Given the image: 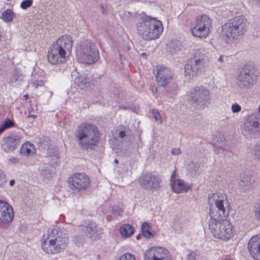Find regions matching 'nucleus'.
<instances>
[{"label": "nucleus", "mask_w": 260, "mask_h": 260, "mask_svg": "<svg viewBox=\"0 0 260 260\" xmlns=\"http://www.w3.org/2000/svg\"><path fill=\"white\" fill-rule=\"evenodd\" d=\"M69 243L67 231L54 226L45 232L41 240L43 251L48 254H58L63 251Z\"/></svg>", "instance_id": "obj_1"}, {"label": "nucleus", "mask_w": 260, "mask_h": 260, "mask_svg": "<svg viewBox=\"0 0 260 260\" xmlns=\"http://www.w3.org/2000/svg\"><path fill=\"white\" fill-rule=\"evenodd\" d=\"M137 18L136 30L140 37L146 41L155 40L159 37L163 31L160 21L143 13L138 14Z\"/></svg>", "instance_id": "obj_2"}, {"label": "nucleus", "mask_w": 260, "mask_h": 260, "mask_svg": "<svg viewBox=\"0 0 260 260\" xmlns=\"http://www.w3.org/2000/svg\"><path fill=\"white\" fill-rule=\"evenodd\" d=\"M99 135L95 125L89 123H83L77 127L75 136L80 147L83 149H88L97 144Z\"/></svg>", "instance_id": "obj_3"}, {"label": "nucleus", "mask_w": 260, "mask_h": 260, "mask_svg": "<svg viewBox=\"0 0 260 260\" xmlns=\"http://www.w3.org/2000/svg\"><path fill=\"white\" fill-rule=\"evenodd\" d=\"M246 28V24L244 19L241 17H236L222 26L220 37L225 43L233 44L244 34Z\"/></svg>", "instance_id": "obj_4"}, {"label": "nucleus", "mask_w": 260, "mask_h": 260, "mask_svg": "<svg viewBox=\"0 0 260 260\" xmlns=\"http://www.w3.org/2000/svg\"><path fill=\"white\" fill-rule=\"evenodd\" d=\"M215 214L211 213V218L208 222L209 231L215 238L226 241L234 236L233 226L223 217L215 218Z\"/></svg>", "instance_id": "obj_5"}, {"label": "nucleus", "mask_w": 260, "mask_h": 260, "mask_svg": "<svg viewBox=\"0 0 260 260\" xmlns=\"http://www.w3.org/2000/svg\"><path fill=\"white\" fill-rule=\"evenodd\" d=\"M208 203L210 206L209 216L214 212L215 218L228 217L230 213V205L225 194L216 192L209 196Z\"/></svg>", "instance_id": "obj_6"}, {"label": "nucleus", "mask_w": 260, "mask_h": 260, "mask_svg": "<svg viewBox=\"0 0 260 260\" xmlns=\"http://www.w3.org/2000/svg\"><path fill=\"white\" fill-rule=\"evenodd\" d=\"M206 54L205 50L200 49L194 51L193 57L184 66V75L188 79H193L204 71Z\"/></svg>", "instance_id": "obj_7"}, {"label": "nucleus", "mask_w": 260, "mask_h": 260, "mask_svg": "<svg viewBox=\"0 0 260 260\" xmlns=\"http://www.w3.org/2000/svg\"><path fill=\"white\" fill-rule=\"evenodd\" d=\"M212 19L207 15L203 14L196 17L191 28L193 36L201 39L206 38L212 28Z\"/></svg>", "instance_id": "obj_8"}, {"label": "nucleus", "mask_w": 260, "mask_h": 260, "mask_svg": "<svg viewBox=\"0 0 260 260\" xmlns=\"http://www.w3.org/2000/svg\"><path fill=\"white\" fill-rule=\"evenodd\" d=\"M190 99L197 106L204 108L211 103L210 91L203 85L195 86L190 91Z\"/></svg>", "instance_id": "obj_9"}, {"label": "nucleus", "mask_w": 260, "mask_h": 260, "mask_svg": "<svg viewBox=\"0 0 260 260\" xmlns=\"http://www.w3.org/2000/svg\"><path fill=\"white\" fill-rule=\"evenodd\" d=\"M257 80V75L252 68L244 67L236 77V84L242 89H248L255 85Z\"/></svg>", "instance_id": "obj_10"}, {"label": "nucleus", "mask_w": 260, "mask_h": 260, "mask_svg": "<svg viewBox=\"0 0 260 260\" xmlns=\"http://www.w3.org/2000/svg\"><path fill=\"white\" fill-rule=\"evenodd\" d=\"M80 56L82 62L86 64H93L99 58V51L91 42L84 41L81 43Z\"/></svg>", "instance_id": "obj_11"}, {"label": "nucleus", "mask_w": 260, "mask_h": 260, "mask_svg": "<svg viewBox=\"0 0 260 260\" xmlns=\"http://www.w3.org/2000/svg\"><path fill=\"white\" fill-rule=\"evenodd\" d=\"M169 250L162 246H152L146 249L144 254V260H171Z\"/></svg>", "instance_id": "obj_12"}, {"label": "nucleus", "mask_w": 260, "mask_h": 260, "mask_svg": "<svg viewBox=\"0 0 260 260\" xmlns=\"http://www.w3.org/2000/svg\"><path fill=\"white\" fill-rule=\"evenodd\" d=\"M255 118L254 116H249L242 126V134L248 139L254 138L256 134L260 133V122Z\"/></svg>", "instance_id": "obj_13"}, {"label": "nucleus", "mask_w": 260, "mask_h": 260, "mask_svg": "<svg viewBox=\"0 0 260 260\" xmlns=\"http://www.w3.org/2000/svg\"><path fill=\"white\" fill-rule=\"evenodd\" d=\"M89 183L88 177L84 173H75L69 178L68 181L70 188L77 191L86 189Z\"/></svg>", "instance_id": "obj_14"}, {"label": "nucleus", "mask_w": 260, "mask_h": 260, "mask_svg": "<svg viewBox=\"0 0 260 260\" xmlns=\"http://www.w3.org/2000/svg\"><path fill=\"white\" fill-rule=\"evenodd\" d=\"M21 139L19 135H12L4 137L1 143L2 150L7 153L13 152L20 145Z\"/></svg>", "instance_id": "obj_15"}, {"label": "nucleus", "mask_w": 260, "mask_h": 260, "mask_svg": "<svg viewBox=\"0 0 260 260\" xmlns=\"http://www.w3.org/2000/svg\"><path fill=\"white\" fill-rule=\"evenodd\" d=\"M170 186L172 190L176 193L188 192L192 187L191 185L177 178L176 170L174 171L171 177Z\"/></svg>", "instance_id": "obj_16"}, {"label": "nucleus", "mask_w": 260, "mask_h": 260, "mask_svg": "<svg viewBox=\"0 0 260 260\" xmlns=\"http://www.w3.org/2000/svg\"><path fill=\"white\" fill-rule=\"evenodd\" d=\"M14 217V211L12 207L7 202L0 201V224L9 223Z\"/></svg>", "instance_id": "obj_17"}, {"label": "nucleus", "mask_w": 260, "mask_h": 260, "mask_svg": "<svg viewBox=\"0 0 260 260\" xmlns=\"http://www.w3.org/2000/svg\"><path fill=\"white\" fill-rule=\"evenodd\" d=\"M139 182L141 185L147 189H156L160 186V179L150 173L143 175Z\"/></svg>", "instance_id": "obj_18"}, {"label": "nucleus", "mask_w": 260, "mask_h": 260, "mask_svg": "<svg viewBox=\"0 0 260 260\" xmlns=\"http://www.w3.org/2000/svg\"><path fill=\"white\" fill-rule=\"evenodd\" d=\"M47 58L48 62L52 64L61 63L66 60V53L52 45L49 49Z\"/></svg>", "instance_id": "obj_19"}, {"label": "nucleus", "mask_w": 260, "mask_h": 260, "mask_svg": "<svg viewBox=\"0 0 260 260\" xmlns=\"http://www.w3.org/2000/svg\"><path fill=\"white\" fill-rule=\"evenodd\" d=\"M173 74L168 68L161 67L156 74V80L158 84L162 87L166 86L172 80Z\"/></svg>", "instance_id": "obj_20"}, {"label": "nucleus", "mask_w": 260, "mask_h": 260, "mask_svg": "<svg viewBox=\"0 0 260 260\" xmlns=\"http://www.w3.org/2000/svg\"><path fill=\"white\" fill-rule=\"evenodd\" d=\"M250 255L255 260H260V235L251 237L247 245Z\"/></svg>", "instance_id": "obj_21"}, {"label": "nucleus", "mask_w": 260, "mask_h": 260, "mask_svg": "<svg viewBox=\"0 0 260 260\" xmlns=\"http://www.w3.org/2000/svg\"><path fill=\"white\" fill-rule=\"evenodd\" d=\"M73 41L70 36L63 35L59 38L52 45L55 47L62 50L67 54V52H70L72 47Z\"/></svg>", "instance_id": "obj_22"}, {"label": "nucleus", "mask_w": 260, "mask_h": 260, "mask_svg": "<svg viewBox=\"0 0 260 260\" xmlns=\"http://www.w3.org/2000/svg\"><path fill=\"white\" fill-rule=\"evenodd\" d=\"M75 84L81 89L90 88L94 84L95 81L90 75L82 74L75 79Z\"/></svg>", "instance_id": "obj_23"}, {"label": "nucleus", "mask_w": 260, "mask_h": 260, "mask_svg": "<svg viewBox=\"0 0 260 260\" xmlns=\"http://www.w3.org/2000/svg\"><path fill=\"white\" fill-rule=\"evenodd\" d=\"M85 233L87 236L92 238H96L102 233V229L97 226L96 224L90 222L84 226Z\"/></svg>", "instance_id": "obj_24"}, {"label": "nucleus", "mask_w": 260, "mask_h": 260, "mask_svg": "<svg viewBox=\"0 0 260 260\" xmlns=\"http://www.w3.org/2000/svg\"><path fill=\"white\" fill-rule=\"evenodd\" d=\"M254 180L249 177L244 178L240 182V189L242 192H246L253 188Z\"/></svg>", "instance_id": "obj_25"}, {"label": "nucleus", "mask_w": 260, "mask_h": 260, "mask_svg": "<svg viewBox=\"0 0 260 260\" xmlns=\"http://www.w3.org/2000/svg\"><path fill=\"white\" fill-rule=\"evenodd\" d=\"M36 152L35 147L34 144L29 142H25L21 147L20 152L25 155H31Z\"/></svg>", "instance_id": "obj_26"}, {"label": "nucleus", "mask_w": 260, "mask_h": 260, "mask_svg": "<svg viewBox=\"0 0 260 260\" xmlns=\"http://www.w3.org/2000/svg\"><path fill=\"white\" fill-rule=\"evenodd\" d=\"M28 84L35 88L42 87L44 85V81L42 79L38 77V75L35 74L32 76L31 79L29 81Z\"/></svg>", "instance_id": "obj_27"}, {"label": "nucleus", "mask_w": 260, "mask_h": 260, "mask_svg": "<svg viewBox=\"0 0 260 260\" xmlns=\"http://www.w3.org/2000/svg\"><path fill=\"white\" fill-rule=\"evenodd\" d=\"M134 233V228L130 224H124L120 228V233L122 236L127 237Z\"/></svg>", "instance_id": "obj_28"}, {"label": "nucleus", "mask_w": 260, "mask_h": 260, "mask_svg": "<svg viewBox=\"0 0 260 260\" xmlns=\"http://www.w3.org/2000/svg\"><path fill=\"white\" fill-rule=\"evenodd\" d=\"M24 76L21 72L16 70L12 74V76L10 77L9 83H19L23 79Z\"/></svg>", "instance_id": "obj_29"}, {"label": "nucleus", "mask_w": 260, "mask_h": 260, "mask_svg": "<svg viewBox=\"0 0 260 260\" xmlns=\"http://www.w3.org/2000/svg\"><path fill=\"white\" fill-rule=\"evenodd\" d=\"M13 17V12L10 9H7L3 12L1 18L5 22H9L12 21Z\"/></svg>", "instance_id": "obj_30"}, {"label": "nucleus", "mask_w": 260, "mask_h": 260, "mask_svg": "<svg viewBox=\"0 0 260 260\" xmlns=\"http://www.w3.org/2000/svg\"><path fill=\"white\" fill-rule=\"evenodd\" d=\"M149 224L147 222H144L142 224L141 231L143 235L147 238H150L153 237V234L150 231Z\"/></svg>", "instance_id": "obj_31"}, {"label": "nucleus", "mask_w": 260, "mask_h": 260, "mask_svg": "<svg viewBox=\"0 0 260 260\" xmlns=\"http://www.w3.org/2000/svg\"><path fill=\"white\" fill-rule=\"evenodd\" d=\"M132 147L130 143H128L124 147L122 146V149L120 152L119 155L122 156L128 157L132 152Z\"/></svg>", "instance_id": "obj_32"}, {"label": "nucleus", "mask_w": 260, "mask_h": 260, "mask_svg": "<svg viewBox=\"0 0 260 260\" xmlns=\"http://www.w3.org/2000/svg\"><path fill=\"white\" fill-rule=\"evenodd\" d=\"M253 153L255 158L260 160V141L255 144L253 148Z\"/></svg>", "instance_id": "obj_33"}, {"label": "nucleus", "mask_w": 260, "mask_h": 260, "mask_svg": "<svg viewBox=\"0 0 260 260\" xmlns=\"http://www.w3.org/2000/svg\"><path fill=\"white\" fill-rule=\"evenodd\" d=\"M1 124L6 129L14 126L15 122L13 120L7 118L5 119Z\"/></svg>", "instance_id": "obj_34"}, {"label": "nucleus", "mask_w": 260, "mask_h": 260, "mask_svg": "<svg viewBox=\"0 0 260 260\" xmlns=\"http://www.w3.org/2000/svg\"><path fill=\"white\" fill-rule=\"evenodd\" d=\"M117 260H136V257L133 254L126 252L121 255Z\"/></svg>", "instance_id": "obj_35"}, {"label": "nucleus", "mask_w": 260, "mask_h": 260, "mask_svg": "<svg viewBox=\"0 0 260 260\" xmlns=\"http://www.w3.org/2000/svg\"><path fill=\"white\" fill-rule=\"evenodd\" d=\"M225 146V142L224 138L223 137H220L219 139L217 140V142L214 144L215 148H220L221 149H224Z\"/></svg>", "instance_id": "obj_36"}, {"label": "nucleus", "mask_w": 260, "mask_h": 260, "mask_svg": "<svg viewBox=\"0 0 260 260\" xmlns=\"http://www.w3.org/2000/svg\"><path fill=\"white\" fill-rule=\"evenodd\" d=\"M33 3V0H24L20 4V8L23 10H25L31 6Z\"/></svg>", "instance_id": "obj_37"}, {"label": "nucleus", "mask_w": 260, "mask_h": 260, "mask_svg": "<svg viewBox=\"0 0 260 260\" xmlns=\"http://www.w3.org/2000/svg\"><path fill=\"white\" fill-rule=\"evenodd\" d=\"M152 114L154 120L158 122L159 124L162 123V119L161 116L157 110H153L152 111Z\"/></svg>", "instance_id": "obj_38"}, {"label": "nucleus", "mask_w": 260, "mask_h": 260, "mask_svg": "<svg viewBox=\"0 0 260 260\" xmlns=\"http://www.w3.org/2000/svg\"><path fill=\"white\" fill-rule=\"evenodd\" d=\"M112 211L113 214L115 215H120L122 211V208L116 205L112 207Z\"/></svg>", "instance_id": "obj_39"}, {"label": "nucleus", "mask_w": 260, "mask_h": 260, "mask_svg": "<svg viewBox=\"0 0 260 260\" xmlns=\"http://www.w3.org/2000/svg\"><path fill=\"white\" fill-rule=\"evenodd\" d=\"M199 255L195 252H190L187 256V260H198Z\"/></svg>", "instance_id": "obj_40"}, {"label": "nucleus", "mask_w": 260, "mask_h": 260, "mask_svg": "<svg viewBox=\"0 0 260 260\" xmlns=\"http://www.w3.org/2000/svg\"><path fill=\"white\" fill-rule=\"evenodd\" d=\"M231 110L233 113H237L240 112L241 110V107L237 103H234L231 106Z\"/></svg>", "instance_id": "obj_41"}, {"label": "nucleus", "mask_w": 260, "mask_h": 260, "mask_svg": "<svg viewBox=\"0 0 260 260\" xmlns=\"http://www.w3.org/2000/svg\"><path fill=\"white\" fill-rule=\"evenodd\" d=\"M6 182V175L4 172L0 170V186L4 185Z\"/></svg>", "instance_id": "obj_42"}, {"label": "nucleus", "mask_w": 260, "mask_h": 260, "mask_svg": "<svg viewBox=\"0 0 260 260\" xmlns=\"http://www.w3.org/2000/svg\"><path fill=\"white\" fill-rule=\"evenodd\" d=\"M180 49L178 43H172V46L170 47V51L172 53H175Z\"/></svg>", "instance_id": "obj_43"}, {"label": "nucleus", "mask_w": 260, "mask_h": 260, "mask_svg": "<svg viewBox=\"0 0 260 260\" xmlns=\"http://www.w3.org/2000/svg\"><path fill=\"white\" fill-rule=\"evenodd\" d=\"M254 215L256 219L260 220V203L256 205L254 210Z\"/></svg>", "instance_id": "obj_44"}, {"label": "nucleus", "mask_w": 260, "mask_h": 260, "mask_svg": "<svg viewBox=\"0 0 260 260\" xmlns=\"http://www.w3.org/2000/svg\"><path fill=\"white\" fill-rule=\"evenodd\" d=\"M250 116H254L256 118L255 119L260 122V105L258 106L257 111L254 112Z\"/></svg>", "instance_id": "obj_45"}, {"label": "nucleus", "mask_w": 260, "mask_h": 260, "mask_svg": "<svg viewBox=\"0 0 260 260\" xmlns=\"http://www.w3.org/2000/svg\"><path fill=\"white\" fill-rule=\"evenodd\" d=\"M180 153V150L179 148H173L172 150V154L173 155H178Z\"/></svg>", "instance_id": "obj_46"}, {"label": "nucleus", "mask_w": 260, "mask_h": 260, "mask_svg": "<svg viewBox=\"0 0 260 260\" xmlns=\"http://www.w3.org/2000/svg\"><path fill=\"white\" fill-rule=\"evenodd\" d=\"M125 132H124L123 131H121L119 133V137L120 138H123L125 136Z\"/></svg>", "instance_id": "obj_47"}, {"label": "nucleus", "mask_w": 260, "mask_h": 260, "mask_svg": "<svg viewBox=\"0 0 260 260\" xmlns=\"http://www.w3.org/2000/svg\"><path fill=\"white\" fill-rule=\"evenodd\" d=\"M224 56L223 55H221L219 58L218 59V61L222 63L223 62Z\"/></svg>", "instance_id": "obj_48"}, {"label": "nucleus", "mask_w": 260, "mask_h": 260, "mask_svg": "<svg viewBox=\"0 0 260 260\" xmlns=\"http://www.w3.org/2000/svg\"><path fill=\"white\" fill-rule=\"evenodd\" d=\"M6 129L4 128L3 126L1 124L0 125V134L4 132Z\"/></svg>", "instance_id": "obj_49"}, {"label": "nucleus", "mask_w": 260, "mask_h": 260, "mask_svg": "<svg viewBox=\"0 0 260 260\" xmlns=\"http://www.w3.org/2000/svg\"><path fill=\"white\" fill-rule=\"evenodd\" d=\"M14 184H15V180L13 179L11 180L10 181V186H13Z\"/></svg>", "instance_id": "obj_50"}, {"label": "nucleus", "mask_w": 260, "mask_h": 260, "mask_svg": "<svg viewBox=\"0 0 260 260\" xmlns=\"http://www.w3.org/2000/svg\"><path fill=\"white\" fill-rule=\"evenodd\" d=\"M27 117H32L33 118H35L36 117V116L34 114H29L27 116Z\"/></svg>", "instance_id": "obj_51"}, {"label": "nucleus", "mask_w": 260, "mask_h": 260, "mask_svg": "<svg viewBox=\"0 0 260 260\" xmlns=\"http://www.w3.org/2000/svg\"><path fill=\"white\" fill-rule=\"evenodd\" d=\"M10 161H11L13 162H15L16 161V159L15 158H12L10 159Z\"/></svg>", "instance_id": "obj_52"}, {"label": "nucleus", "mask_w": 260, "mask_h": 260, "mask_svg": "<svg viewBox=\"0 0 260 260\" xmlns=\"http://www.w3.org/2000/svg\"><path fill=\"white\" fill-rule=\"evenodd\" d=\"M141 55V56H142V57H146L147 56V54H146V53H144V52L142 53Z\"/></svg>", "instance_id": "obj_53"}, {"label": "nucleus", "mask_w": 260, "mask_h": 260, "mask_svg": "<svg viewBox=\"0 0 260 260\" xmlns=\"http://www.w3.org/2000/svg\"><path fill=\"white\" fill-rule=\"evenodd\" d=\"M55 157L56 159H58V158L59 155H58V154L57 152H56V154L55 155Z\"/></svg>", "instance_id": "obj_54"}, {"label": "nucleus", "mask_w": 260, "mask_h": 260, "mask_svg": "<svg viewBox=\"0 0 260 260\" xmlns=\"http://www.w3.org/2000/svg\"><path fill=\"white\" fill-rule=\"evenodd\" d=\"M24 98H25V100H27V98H28V95L27 94H25L24 95Z\"/></svg>", "instance_id": "obj_55"}, {"label": "nucleus", "mask_w": 260, "mask_h": 260, "mask_svg": "<svg viewBox=\"0 0 260 260\" xmlns=\"http://www.w3.org/2000/svg\"><path fill=\"white\" fill-rule=\"evenodd\" d=\"M256 1L258 5L260 6V0H256Z\"/></svg>", "instance_id": "obj_56"}, {"label": "nucleus", "mask_w": 260, "mask_h": 260, "mask_svg": "<svg viewBox=\"0 0 260 260\" xmlns=\"http://www.w3.org/2000/svg\"><path fill=\"white\" fill-rule=\"evenodd\" d=\"M114 162H115V163L117 164V163H118V160H117V159H115L114 160Z\"/></svg>", "instance_id": "obj_57"}, {"label": "nucleus", "mask_w": 260, "mask_h": 260, "mask_svg": "<svg viewBox=\"0 0 260 260\" xmlns=\"http://www.w3.org/2000/svg\"><path fill=\"white\" fill-rule=\"evenodd\" d=\"M120 108H124L125 109V107L124 106H120Z\"/></svg>", "instance_id": "obj_58"}, {"label": "nucleus", "mask_w": 260, "mask_h": 260, "mask_svg": "<svg viewBox=\"0 0 260 260\" xmlns=\"http://www.w3.org/2000/svg\"><path fill=\"white\" fill-rule=\"evenodd\" d=\"M124 14L126 15V13H124ZM127 14L128 15L129 14V12H127Z\"/></svg>", "instance_id": "obj_59"}]
</instances>
